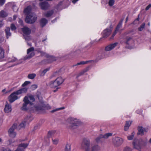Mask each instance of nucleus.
<instances>
[{
  "mask_svg": "<svg viewBox=\"0 0 151 151\" xmlns=\"http://www.w3.org/2000/svg\"><path fill=\"white\" fill-rule=\"evenodd\" d=\"M35 100L34 96L30 95L28 96H25L24 98L23 101L24 102L22 107L21 108V110L24 111H27L28 109L27 106L29 104L30 106H32L33 103L32 102Z\"/></svg>",
  "mask_w": 151,
  "mask_h": 151,
  "instance_id": "1",
  "label": "nucleus"
},
{
  "mask_svg": "<svg viewBox=\"0 0 151 151\" xmlns=\"http://www.w3.org/2000/svg\"><path fill=\"white\" fill-rule=\"evenodd\" d=\"M64 81V79L61 77L57 78L55 81H50L49 85L52 88H55L61 84Z\"/></svg>",
  "mask_w": 151,
  "mask_h": 151,
  "instance_id": "2",
  "label": "nucleus"
},
{
  "mask_svg": "<svg viewBox=\"0 0 151 151\" xmlns=\"http://www.w3.org/2000/svg\"><path fill=\"white\" fill-rule=\"evenodd\" d=\"M132 144L134 148L140 151L143 145L144 142L141 139H135Z\"/></svg>",
  "mask_w": 151,
  "mask_h": 151,
  "instance_id": "3",
  "label": "nucleus"
},
{
  "mask_svg": "<svg viewBox=\"0 0 151 151\" xmlns=\"http://www.w3.org/2000/svg\"><path fill=\"white\" fill-rule=\"evenodd\" d=\"M91 142L88 139L84 138L82 141L81 146L85 151H89L90 148Z\"/></svg>",
  "mask_w": 151,
  "mask_h": 151,
  "instance_id": "4",
  "label": "nucleus"
},
{
  "mask_svg": "<svg viewBox=\"0 0 151 151\" xmlns=\"http://www.w3.org/2000/svg\"><path fill=\"white\" fill-rule=\"evenodd\" d=\"M37 19L36 15L34 14H31L30 15L26 16L25 21L27 23L33 24L35 22Z\"/></svg>",
  "mask_w": 151,
  "mask_h": 151,
  "instance_id": "5",
  "label": "nucleus"
},
{
  "mask_svg": "<svg viewBox=\"0 0 151 151\" xmlns=\"http://www.w3.org/2000/svg\"><path fill=\"white\" fill-rule=\"evenodd\" d=\"M76 119L73 118H69L67 119L68 121L71 124L70 128L74 129L76 128L79 124V121H76Z\"/></svg>",
  "mask_w": 151,
  "mask_h": 151,
  "instance_id": "6",
  "label": "nucleus"
},
{
  "mask_svg": "<svg viewBox=\"0 0 151 151\" xmlns=\"http://www.w3.org/2000/svg\"><path fill=\"white\" fill-rule=\"evenodd\" d=\"M19 95L17 91L12 93L8 97V99L10 103H12L16 100L19 98L17 95Z\"/></svg>",
  "mask_w": 151,
  "mask_h": 151,
  "instance_id": "7",
  "label": "nucleus"
},
{
  "mask_svg": "<svg viewBox=\"0 0 151 151\" xmlns=\"http://www.w3.org/2000/svg\"><path fill=\"white\" fill-rule=\"evenodd\" d=\"M17 124L14 123L9 129L8 133L10 137L14 138L16 136V133L14 132V131L15 129H17Z\"/></svg>",
  "mask_w": 151,
  "mask_h": 151,
  "instance_id": "8",
  "label": "nucleus"
},
{
  "mask_svg": "<svg viewBox=\"0 0 151 151\" xmlns=\"http://www.w3.org/2000/svg\"><path fill=\"white\" fill-rule=\"evenodd\" d=\"M113 142L114 145L119 146L122 145L123 142V139L122 138L119 137H114L113 139Z\"/></svg>",
  "mask_w": 151,
  "mask_h": 151,
  "instance_id": "9",
  "label": "nucleus"
},
{
  "mask_svg": "<svg viewBox=\"0 0 151 151\" xmlns=\"http://www.w3.org/2000/svg\"><path fill=\"white\" fill-rule=\"evenodd\" d=\"M34 50V48L33 47H31L27 50V53L28 55L26 56L25 59L31 58L34 55L35 53L33 52Z\"/></svg>",
  "mask_w": 151,
  "mask_h": 151,
  "instance_id": "10",
  "label": "nucleus"
},
{
  "mask_svg": "<svg viewBox=\"0 0 151 151\" xmlns=\"http://www.w3.org/2000/svg\"><path fill=\"white\" fill-rule=\"evenodd\" d=\"M46 57L48 58L45 60H44L42 61L43 62H45V63H51L54 61L56 60V59L55 57H53L52 56H50L48 54H46Z\"/></svg>",
  "mask_w": 151,
  "mask_h": 151,
  "instance_id": "11",
  "label": "nucleus"
},
{
  "mask_svg": "<svg viewBox=\"0 0 151 151\" xmlns=\"http://www.w3.org/2000/svg\"><path fill=\"white\" fill-rule=\"evenodd\" d=\"M138 132L137 135H141L143 136L145 132H147L148 131V129L143 128L142 126H138L137 127Z\"/></svg>",
  "mask_w": 151,
  "mask_h": 151,
  "instance_id": "12",
  "label": "nucleus"
},
{
  "mask_svg": "<svg viewBox=\"0 0 151 151\" xmlns=\"http://www.w3.org/2000/svg\"><path fill=\"white\" fill-rule=\"evenodd\" d=\"M39 5L41 9L44 10L47 9L50 6V5L46 1L40 3Z\"/></svg>",
  "mask_w": 151,
  "mask_h": 151,
  "instance_id": "13",
  "label": "nucleus"
},
{
  "mask_svg": "<svg viewBox=\"0 0 151 151\" xmlns=\"http://www.w3.org/2000/svg\"><path fill=\"white\" fill-rule=\"evenodd\" d=\"M112 135V134L111 133H106L104 135L101 134L96 138V141L97 142H99L100 141V139H101L102 138L107 139L109 137L111 136Z\"/></svg>",
  "mask_w": 151,
  "mask_h": 151,
  "instance_id": "14",
  "label": "nucleus"
},
{
  "mask_svg": "<svg viewBox=\"0 0 151 151\" xmlns=\"http://www.w3.org/2000/svg\"><path fill=\"white\" fill-rule=\"evenodd\" d=\"M22 30L23 33L26 35H29L31 33V30L27 27L24 26L22 28Z\"/></svg>",
  "mask_w": 151,
  "mask_h": 151,
  "instance_id": "15",
  "label": "nucleus"
},
{
  "mask_svg": "<svg viewBox=\"0 0 151 151\" xmlns=\"http://www.w3.org/2000/svg\"><path fill=\"white\" fill-rule=\"evenodd\" d=\"M32 7L31 6H29L25 8L24 11V12L26 16L30 15L31 14H33L31 13L32 11Z\"/></svg>",
  "mask_w": 151,
  "mask_h": 151,
  "instance_id": "16",
  "label": "nucleus"
},
{
  "mask_svg": "<svg viewBox=\"0 0 151 151\" xmlns=\"http://www.w3.org/2000/svg\"><path fill=\"white\" fill-rule=\"evenodd\" d=\"M111 31V28L105 29L103 31V37L105 38L108 37L110 34Z\"/></svg>",
  "mask_w": 151,
  "mask_h": 151,
  "instance_id": "17",
  "label": "nucleus"
},
{
  "mask_svg": "<svg viewBox=\"0 0 151 151\" xmlns=\"http://www.w3.org/2000/svg\"><path fill=\"white\" fill-rule=\"evenodd\" d=\"M12 110L11 105L10 104H8L7 102L6 101V104L5 105L4 109V112L6 113H8L9 112H11Z\"/></svg>",
  "mask_w": 151,
  "mask_h": 151,
  "instance_id": "18",
  "label": "nucleus"
},
{
  "mask_svg": "<svg viewBox=\"0 0 151 151\" xmlns=\"http://www.w3.org/2000/svg\"><path fill=\"white\" fill-rule=\"evenodd\" d=\"M117 44L118 43L117 42L111 44L105 47V50L106 51H110L114 48L117 45Z\"/></svg>",
  "mask_w": 151,
  "mask_h": 151,
  "instance_id": "19",
  "label": "nucleus"
},
{
  "mask_svg": "<svg viewBox=\"0 0 151 151\" xmlns=\"http://www.w3.org/2000/svg\"><path fill=\"white\" fill-rule=\"evenodd\" d=\"M6 144L8 145H11L12 146H16L15 144V142L14 139H9L6 142Z\"/></svg>",
  "mask_w": 151,
  "mask_h": 151,
  "instance_id": "20",
  "label": "nucleus"
},
{
  "mask_svg": "<svg viewBox=\"0 0 151 151\" xmlns=\"http://www.w3.org/2000/svg\"><path fill=\"white\" fill-rule=\"evenodd\" d=\"M28 88L26 87L21 88L17 91V92L18 95H20L22 93H25L27 92Z\"/></svg>",
  "mask_w": 151,
  "mask_h": 151,
  "instance_id": "21",
  "label": "nucleus"
},
{
  "mask_svg": "<svg viewBox=\"0 0 151 151\" xmlns=\"http://www.w3.org/2000/svg\"><path fill=\"white\" fill-rule=\"evenodd\" d=\"M100 150V147L97 145H94L90 147L89 151H98Z\"/></svg>",
  "mask_w": 151,
  "mask_h": 151,
  "instance_id": "22",
  "label": "nucleus"
},
{
  "mask_svg": "<svg viewBox=\"0 0 151 151\" xmlns=\"http://www.w3.org/2000/svg\"><path fill=\"white\" fill-rule=\"evenodd\" d=\"M47 23V21L45 18H42L40 21V24L41 27H44Z\"/></svg>",
  "mask_w": 151,
  "mask_h": 151,
  "instance_id": "23",
  "label": "nucleus"
},
{
  "mask_svg": "<svg viewBox=\"0 0 151 151\" xmlns=\"http://www.w3.org/2000/svg\"><path fill=\"white\" fill-rule=\"evenodd\" d=\"M132 124V122L130 121H126L124 127V130L125 131H127L129 129V127Z\"/></svg>",
  "mask_w": 151,
  "mask_h": 151,
  "instance_id": "24",
  "label": "nucleus"
},
{
  "mask_svg": "<svg viewBox=\"0 0 151 151\" xmlns=\"http://www.w3.org/2000/svg\"><path fill=\"white\" fill-rule=\"evenodd\" d=\"M10 28L9 27H7L5 30L6 37L7 38H8L11 35V33L10 32Z\"/></svg>",
  "mask_w": 151,
  "mask_h": 151,
  "instance_id": "25",
  "label": "nucleus"
},
{
  "mask_svg": "<svg viewBox=\"0 0 151 151\" xmlns=\"http://www.w3.org/2000/svg\"><path fill=\"white\" fill-rule=\"evenodd\" d=\"M8 13L4 11L1 10L0 12V17L2 18H5L8 16Z\"/></svg>",
  "mask_w": 151,
  "mask_h": 151,
  "instance_id": "26",
  "label": "nucleus"
},
{
  "mask_svg": "<svg viewBox=\"0 0 151 151\" xmlns=\"http://www.w3.org/2000/svg\"><path fill=\"white\" fill-rule=\"evenodd\" d=\"M132 40V38L131 37H127L126 38V40L124 41V43L127 45L130 44V41Z\"/></svg>",
  "mask_w": 151,
  "mask_h": 151,
  "instance_id": "27",
  "label": "nucleus"
},
{
  "mask_svg": "<svg viewBox=\"0 0 151 151\" xmlns=\"http://www.w3.org/2000/svg\"><path fill=\"white\" fill-rule=\"evenodd\" d=\"M124 19H122L119 22L118 24L117 25L116 27V29H115V31L116 32H118L119 30V29L121 27L122 25V23Z\"/></svg>",
  "mask_w": 151,
  "mask_h": 151,
  "instance_id": "28",
  "label": "nucleus"
},
{
  "mask_svg": "<svg viewBox=\"0 0 151 151\" xmlns=\"http://www.w3.org/2000/svg\"><path fill=\"white\" fill-rule=\"evenodd\" d=\"M26 125V122L25 121L22 122L19 124L18 127L17 128L19 129H20L21 128H24Z\"/></svg>",
  "mask_w": 151,
  "mask_h": 151,
  "instance_id": "29",
  "label": "nucleus"
},
{
  "mask_svg": "<svg viewBox=\"0 0 151 151\" xmlns=\"http://www.w3.org/2000/svg\"><path fill=\"white\" fill-rule=\"evenodd\" d=\"M4 49L0 47V59H2L4 58Z\"/></svg>",
  "mask_w": 151,
  "mask_h": 151,
  "instance_id": "30",
  "label": "nucleus"
},
{
  "mask_svg": "<svg viewBox=\"0 0 151 151\" xmlns=\"http://www.w3.org/2000/svg\"><path fill=\"white\" fill-rule=\"evenodd\" d=\"M54 13L53 10L48 11L45 14V16L46 17H49L52 15Z\"/></svg>",
  "mask_w": 151,
  "mask_h": 151,
  "instance_id": "31",
  "label": "nucleus"
},
{
  "mask_svg": "<svg viewBox=\"0 0 151 151\" xmlns=\"http://www.w3.org/2000/svg\"><path fill=\"white\" fill-rule=\"evenodd\" d=\"M44 107L43 106H37L35 107L36 110L38 111L41 112L45 110Z\"/></svg>",
  "mask_w": 151,
  "mask_h": 151,
  "instance_id": "32",
  "label": "nucleus"
},
{
  "mask_svg": "<svg viewBox=\"0 0 151 151\" xmlns=\"http://www.w3.org/2000/svg\"><path fill=\"white\" fill-rule=\"evenodd\" d=\"M88 71V68H86L83 70L82 72L80 73L79 74L77 75L76 78H78L79 76L83 74L85 72H86Z\"/></svg>",
  "mask_w": 151,
  "mask_h": 151,
  "instance_id": "33",
  "label": "nucleus"
},
{
  "mask_svg": "<svg viewBox=\"0 0 151 151\" xmlns=\"http://www.w3.org/2000/svg\"><path fill=\"white\" fill-rule=\"evenodd\" d=\"M28 143H21L19 145L18 147H19L20 148L21 147H22L24 148H25L28 146Z\"/></svg>",
  "mask_w": 151,
  "mask_h": 151,
  "instance_id": "34",
  "label": "nucleus"
},
{
  "mask_svg": "<svg viewBox=\"0 0 151 151\" xmlns=\"http://www.w3.org/2000/svg\"><path fill=\"white\" fill-rule=\"evenodd\" d=\"M145 23H143L138 28V30L139 31H142L143 29L145 28Z\"/></svg>",
  "mask_w": 151,
  "mask_h": 151,
  "instance_id": "35",
  "label": "nucleus"
},
{
  "mask_svg": "<svg viewBox=\"0 0 151 151\" xmlns=\"http://www.w3.org/2000/svg\"><path fill=\"white\" fill-rule=\"evenodd\" d=\"M71 145L67 144L65 146V151H70Z\"/></svg>",
  "mask_w": 151,
  "mask_h": 151,
  "instance_id": "36",
  "label": "nucleus"
},
{
  "mask_svg": "<svg viewBox=\"0 0 151 151\" xmlns=\"http://www.w3.org/2000/svg\"><path fill=\"white\" fill-rule=\"evenodd\" d=\"M36 76V74L34 73L30 74L28 75L27 77L29 79H33L35 78Z\"/></svg>",
  "mask_w": 151,
  "mask_h": 151,
  "instance_id": "37",
  "label": "nucleus"
},
{
  "mask_svg": "<svg viewBox=\"0 0 151 151\" xmlns=\"http://www.w3.org/2000/svg\"><path fill=\"white\" fill-rule=\"evenodd\" d=\"M55 132L52 131H49L48 133L47 137L48 138L51 137L55 133Z\"/></svg>",
  "mask_w": 151,
  "mask_h": 151,
  "instance_id": "38",
  "label": "nucleus"
},
{
  "mask_svg": "<svg viewBox=\"0 0 151 151\" xmlns=\"http://www.w3.org/2000/svg\"><path fill=\"white\" fill-rule=\"evenodd\" d=\"M49 70V68H47L43 70L41 72L40 74V76H44L46 73Z\"/></svg>",
  "mask_w": 151,
  "mask_h": 151,
  "instance_id": "39",
  "label": "nucleus"
},
{
  "mask_svg": "<svg viewBox=\"0 0 151 151\" xmlns=\"http://www.w3.org/2000/svg\"><path fill=\"white\" fill-rule=\"evenodd\" d=\"M88 62V61H81L79 63H78L76 64L73 65V66H76L77 65H84L86 64Z\"/></svg>",
  "mask_w": 151,
  "mask_h": 151,
  "instance_id": "40",
  "label": "nucleus"
},
{
  "mask_svg": "<svg viewBox=\"0 0 151 151\" xmlns=\"http://www.w3.org/2000/svg\"><path fill=\"white\" fill-rule=\"evenodd\" d=\"M10 28L12 30H15L17 29V27L15 25L13 24H11L10 26Z\"/></svg>",
  "mask_w": 151,
  "mask_h": 151,
  "instance_id": "41",
  "label": "nucleus"
},
{
  "mask_svg": "<svg viewBox=\"0 0 151 151\" xmlns=\"http://www.w3.org/2000/svg\"><path fill=\"white\" fill-rule=\"evenodd\" d=\"M134 135V133L133 132L132 133V134L131 135L127 137L128 139L129 140H132L133 138Z\"/></svg>",
  "mask_w": 151,
  "mask_h": 151,
  "instance_id": "42",
  "label": "nucleus"
},
{
  "mask_svg": "<svg viewBox=\"0 0 151 151\" xmlns=\"http://www.w3.org/2000/svg\"><path fill=\"white\" fill-rule=\"evenodd\" d=\"M132 33H134L135 31L134 29H132L131 30L127 31L124 33V34L126 35H127Z\"/></svg>",
  "mask_w": 151,
  "mask_h": 151,
  "instance_id": "43",
  "label": "nucleus"
},
{
  "mask_svg": "<svg viewBox=\"0 0 151 151\" xmlns=\"http://www.w3.org/2000/svg\"><path fill=\"white\" fill-rule=\"evenodd\" d=\"M53 143L54 145H57L59 142V139H52Z\"/></svg>",
  "mask_w": 151,
  "mask_h": 151,
  "instance_id": "44",
  "label": "nucleus"
},
{
  "mask_svg": "<svg viewBox=\"0 0 151 151\" xmlns=\"http://www.w3.org/2000/svg\"><path fill=\"white\" fill-rule=\"evenodd\" d=\"M24 38L26 40L29 41L31 40L30 37L28 35H23Z\"/></svg>",
  "mask_w": 151,
  "mask_h": 151,
  "instance_id": "45",
  "label": "nucleus"
},
{
  "mask_svg": "<svg viewBox=\"0 0 151 151\" xmlns=\"http://www.w3.org/2000/svg\"><path fill=\"white\" fill-rule=\"evenodd\" d=\"M114 3V0H109V5L110 6H112Z\"/></svg>",
  "mask_w": 151,
  "mask_h": 151,
  "instance_id": "46",
  "label": "nucleus"
},
{
  "mask_svg": "<svg viewBox=\"0 0 151 151\" xmlns=\"http://www.w3.org/2000/svg\"><path fill=\"white\" fill-rule=\"evenodd\" d=\"M131 148L128 147H126L124 148L123 151H132Z\"/></svg>",
  "mask_w": 151,
  "mask_h": 151,
  "instance_id": "47",
  "label": "nucleus"
},
{
  "mask_svg": "<svg viewBox=\"0 0 151 151\" xmlns=\"http://www.w3.org/2000/svg\"><path fill=\"white\" fill-rule=\"evenodd\" d=\"M30 83L31 82L30 81H26L22 85V86L23 87H24L27 85L29 84H30Z\"/></svg>",
  "mask_w": 151,
  "mask_h": 151,
  "instance_id": "48",
  "label": "nucleus"
},
{
  "mask_svg": "<svg viewBox=\"0 0 151 151\" xmlns=\"http://www.w3.org/2000/svg\"><path fill=\"white\" fill-rule=\"evenodd\" d=\"M6 0H0V6H2L5 4Z\"/></svg>",
  "mask_w": 151,
  "mask_h": 151,
  "instance_id": "49",
  "label": "nucleus"
},
{
  "mask_svg": "<svg viewBox=\"0 0 151 151\" xmlns=\"http://www.w3.org/2000/svg\"><path fill=\"white\" fill-rule=\"evenodd\" d=\"M37 88V85L34 84L31 86L32 90H34Z\"/></svg>",
  "mask_w": 151,
  "mask_h": 151,
  "instance_id": "50",
  "label": "nucleus"
},
{
  "mask_svg": "<svg viewBox=\"0 0 151 151\" xmlns=\"http://www.w3.org/2000/svg\"><path fill=\"white\" fill-rule=\"evenodd\" d=\"M31 118V117L30 116H27L26 117L25 119V120L26 121H30L31 119H30Z\"/></svg>",
  "mask_w": 151,
  "mask_h": 151,
  "instance_id": "51",
  "label": "nucleus"
},
{
  "mask_svg": "<svg viewBox=\"0 0 151 151\" xmlns=\"http://www.w3.org/2000/svg\"><path fill=\"white\" fill-rule=\"evenodd\" d=\"M117 33V32H116L115 30L114 32L113 35H112L111 37L110 38V40L113 39L114 36Z\"/></svg>",
  "mask_w": 151,
  "mask_h": 151,
  "instance_id": "52",
  "label": "nucleus"
},
{
  "mask_svg": "<svg viewBox=\"0 0 151 151\" xmlns=\"http://www.w3.org/2000/svg\"><path fill=\"white\" fill-rule=\"evenodd\" d=\"M15 151H24V150L23 149L19 147H18Z\"/></svg>",
  "mask_w": 151,
  "mask_h": 151,
  "instance_id": "53",
  "label": "nucleus"
},
{
  "mask_svg": "<svg viewBox=\"0 0 151 151\" xmlns=\"http://www.w3.org/2000/svg\"><path fill=\"white\" fill-rule=\"evenodd\" d=\"M37 51L38 52H39L41 53V56H43L44 55H45V53L43 51Z\"/></svg>",
  "mask_w": 151,
  "mask_h": 151,
  "instance_id": "54",
  "label": "nucleus"
},
{
  "mask_svg": "<svg viewBox=\"0 0 151 151\" xmlns=\"http://www.w3.org/2000/svg\"><path fill=\"white\" fill-rule=\"evenodd\" d=\"M61 108H58V109H54V110H52V111H51V113H54V112L56 111H57L58 110H61Z\"/></svg>",
  "mask_w": 151,
  "mask_h": 151,
  "instance_id": "55",
  "label": "nucleus"
},
{
  "mask_svg": "<svg viewBox=\"0 0 151 151\" xmlns=\"http://www.w3.org/2000/svg\"><path fill=\"white\" fill-rule=\"evenodd\" d=\"M150 7H151V4H149L146 7L145 10H148Z\"/></svg>",
  "mask_w": 151,
  "mask_h": 151,
  "instance_id": "56",
  "label": "nucleus"
},
{
  "mask_svg": "<svg viewBox=\"0 0 151 151\" xmlns=\"http://www.w3.org/2000/svg\"><path fill=\"white\" fill-rule=\"evenodd\" d=\"M17 60V59L16 58H14L13 59H12V60L10 61V62H14L16 61Z\"/></svg>",
  "mask_w": 151,
  "mask_h": 151,
  "instance_id": "57",
  "label": "nucleus"
},
{
  "mask_svg": "<svg viewBox=\"0 0 151 151\" xmlns=\"http://www.w3.org/2000/svg\"><path fill=\"white\" fill-rule=\"evenodd\" d=\"M3 151H12V150L9 148L3 149Z\"/></svg>",
  "mask_w": 151,
  "mask_h": 151,
  "instance_id": "58",
  "label": "nucleus"
},
{
  "mask_svg": "<svg viewBox=\"0 0 151 151\" xmlns=\"http://www.w3.org/2000/svg\"><path fill=\"white\" fill-rule=\"evenodd\" d=\"M19 23L22 25H23V22L22 20L20 19L19 21Z\"/></svg>",
  "mask_w": 151,
  "mask_h": 151,
  "instance_id": "59",
  "label": "nucleus"
},
{
  "mask_svg": "<svg viewBox=\"0 0 151 151\" xmlns=\"http://www.w3.org/2000/svg\"><path fill=\"white\" fill-rule=\"evenodd\" d=\"M63 2L62 1H60L58 4V6H60L62 5L63 4Z\"/></svg>",
  "mask_w": 151,
  "mask_h": 151,
  "instance_id": "60",
  "label": "nucleus"
},
{
  "mask_svg": "<svg viewBox=\"0 0 151 151\" xmlns=\"http://www.w3.org/2000/svg\"><path fill=\"white\" fill-rule=\"evenodd\" d=\"M47 39V36H45V38H44L42 40V42H44Z\"/></svg>",
  "mask_w": 151,
  "mask_h": 151,
  "instance_id": "61",
  "label": "nucleus"
},
{
  "mask_svg": "<svg viewBox=\"0 0 151 151\" xmlns=\"http://www.w3.org/2000/svg\"><path fill=\"white\" fill-rule=\"evenodd\" d=\"M78 0H73L72 1V2L73 3V4H75V3H76V2L78 1Z\"/></svg>",
  "mask_w": 151,
  "mask_h": 151,
  "instance_id": "62",
  "label": "nucleus"
},
{
  "mask_svg": "<svg viewBox=\"0 0 151 151\" xmlns=\"http://www.w3.org/2000/svg\"><path fill=\"white\" fill-rule=\"evenodd\" d=\"M59 88L57 87V88H56L55 90L53 91L54 92H56L58 90Z\"/></svg>",
  "mask_w": 151,
  "mask_h": 151,
  "instance_id": "63",
  "label": "nucleus"
},
{
  "mask_svg": "<svg viewBox=\"0 0 151 151\" xmlns=\"http://www.w3.org/2000/svg\"><path fill=\"white\" fill-rule=\"evenodd\" d=\"M17 17V16L15 15H14L13 16V19H14V20H15L16 19Z\"/></svg>",
  "mask_w": 151,
  "mask_h": 151,
  "instance_id": "64",
  "label": "nucleus"
}]
</instances>
